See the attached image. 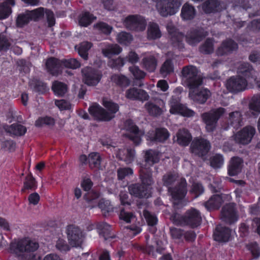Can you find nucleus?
<instances>
[{
    "label": "nucleus",
    "instance_id": "nucleus-4",
    "mask_svg": "<svg viewBox=\"0 0 260 260\" xmlns=\"http://www.w3.org/2000/svg\"><path fill=\"white\" fill-rule=\"evenodd\" d=\"M140 175L142 184H133L128 186L129 193L138 198H148L150 196L149 187L152 183L151 173L149 167L142 168L140 171Z\"/></svg>",
    "mask_w": 260,
    "mask_h": 260
},
{
    "label": "nucleus",
    "instance_id": "nucleus-64",
    "mask_svg": "<svg viewBox=\"0 0 260 260\" xmlns=\"http://www.w3.org/2000/svg\"><path fill=\"white\" fill-rule=\"evenodd\" d=\"M56 248L61 251H68L70 249L69 245L67 243L66 241L62 239H58L56 244Z\"/></svg>",
    "mask_w": 260,
    "mask_h": 260
},
{
    "label": "nucleus",
    "instance_id": "nucleus-40",
    "mask_svg": "<svg viewBox=\"0 0 260 260\" xmlns=\"http://www.w3.org/2000/svg\"><path fill=\"white\" fill-rule=\"evenodd\" d=\"M144 108L150 115L153 116H157L162 113V108L152 102L149 101L146 103Z\"/></svg>",
    "mask_w": 260,
    "mask_h": 260
},
{
    "label": "nucleus",
    "instance_id": "nucleus-23",
    "mask_svg": "<svg viewBox=\"0 0 260 260\" xmlns=\"http://www.w3.org/2000/svg\"><path fill=\"white\" fill-rule=\"evenodd\" d=\"M238 48L237 43L232 40L223 41L216 50V54L219 56L228 55Z\"/></svg>",
    "mask_w": 260,
    "mask_h": 260
},
{
    "label": "nucleus",
    "instance_id": "nucleus-32",
    "mask_svg": "<svg viewBox=\"0 0 260 260\" xmlns=\"http://www.w3.org/2000/svg\"><path fill=\"white\" fill-rule=\"evenodd\" d=\"M228 122L229 125L235 128H238L243 124L241 113L236 111L229 113Z\"/></svg>",
    "mask_w": 260,
    "mask_h": 260
},
{
    "label": "nucleus",
    "instance_id": "nucleus-55",
    "mask_svg": "<svg viewBox=\"0 0 260 260\" xmlns=\"http://www.w3.org/2000/svg\"><path fill=\"white\" fill-rule=\"evenodd\" d=\"M133 174V171L130 168H121L117 170V176L119 180L128 178Z\"/></svg>",
    "mask_w": 260,
    "mask_h": 260
},
{
    "label": "nucleus",
    "instance_id": "nucleus-48",
    "mask_svg": "<svg viewBox=\"0 0 260 260\" xmlns=\"http://www.w3.org/2000/svg\"><path fill=\"white\" fill-rule=\"evenodd\" d=\"M52 88L54 93L58 95H63L67 91V85L58 81L53 83Z\"/></svg>",
    "mask_w": 260,
    "mask_h": 260
},
{
    "label": "nucleus",
    "instance_id": "nucleus-6",
    "mask_svg": "<svg viewBox=\"0 0 260 260\" xmlns=\"http://www.w3.org/2000/svg\"><path fill=\"white\" fill-rule=\"evenodd\" d=\"M178 184L177 187L173 189L169 187L174 206L176 208H179L186 205L184 199L187 193L186 180L183 178H180L178 180Z\"/></svg>",
    "mask_w": 260,
    "mask_h": 260
},
{
    "label": "nucleus",
    "instance_id": "nucleus-49",
    "mask_svg": "<svg viewBox=\"0 0 260 260\" xmlns=\"http://www.w3.org/2000/svg\"><path fill=\"white\" fill-rule=\"evenodd\" d=\"M174 71V66L171 60L168 59L162 64L161 67L160 72L163 76L171 74Z\"/></svg>",
    "mask_w": 260,
    "mask_h": 260
},
{
    "label": "nucleus",
    "instance_id": "nucleus-15",
    "mask_svg": "<svg viewBox=\"0 0 260 260\" xmlns=\"http://www.w3.org/2000/svg\"><path fill=\"white\" fill-rule=\"evenodd\" d=\"M210 144L207 140L203 138H196L191 144V151L193 153L199 156H203L209 150Z\"/></svg>",
    "mask_w": 260,
    "mask_h": 260
},
{
    "label": "nucleus",
    "instance_id": "nucleus-3",
    "mask_svg": "<svg viewBox=\"0 0 260 260\" xmlns=\"http://www.w3.org/2000/svg\"><path fill=\"white\" fill-rule=\"evenodd\" d=\"M103 105L107 110L99 105L94 104L89 108V113L96 120L110 121L115 117V113L119 110V106L107 98L103 99Z\"/></svg>",
    "mask_w": 260,
    "mask_h": 260
},
{
    "label": "nucleus",
    "instance_id": "nucleus-9",
    "mask_svg": "<svg viewBox=\"0 0 260 260\" xmlns=\"http://www.w3.org/2000/svg\"><path fill=\"white\" fill-rule=\"evenodd\" d=\"M180 6L178 0H160L156 4V9L159 14L164 17L175 14Z\"/></svg>",
    "mask_w": 260,
    "mask_h": 260
},
{
    "label": "nucleus",
    "instance_id": "nucleus-51",
    "mask_svg": "<svg viewBox=\"0 0 260 260\" xmlns=\"http://www.w3.org/2000/svg\"><path fill=\"white\" fill-rule=\"evenodd\" d=\"M223 163V157L219 154H216L210 158L211 166L215 169L220 168Z\"/></svg>",
    "mask_w": 260,
    "mask_h": 260
},
{
    "label": "nucleus",
    "instance_id": "nucleus-37",
    "mask_svg": "<svg viewBox=\"0 0 260 260\" xmlns=\"http://www.w3.org/2000/svg\"><path fill=\"white\" fill-rule=\"evenodd\" d=\"M161 32L157 24L150 23L147 28V38L149 40H155L160 38Z\"/></svg>",
    "mask_w": 260,
    "mask_h": 260
},
{
    "label": "nucleus",
    "instance_id": "nucleus-39",
    "mask_svg": "<svg viewBox=\"0 0 260 260\" xmlns=\"http://www.w3.org/2000/svg\"><path fill=\"white\" fill-rule=\"evenodd\" d=\"M249 111L253 115L260 114V94L254 95L248 104Z\"/></svg>",
    "mask_w": 260,
    "mask_h": 260
},
{
    "label": "nucleus",
    "instance_id": "nucleus-42",
    "mask_svg": "<svg viewBox=\"0 0 260 260\" xmlns=\"http://www.w3.org/2000/svg\"><path fill=\"white\" fill-rule=\"evenodd\" d=\"M92 44L88 42H83L78 47V51L79 55L84 59H88V51L91 48Z\"/></svg>",
    "mask_w": 260,
    "mask_h": 260
},
{
    "label": "nucleus",
    "instance_id": "nucleus-25",
    "mask_svg": "<svg viewBox=\"0 0 260 260\" xmlns=\"http://www.w3.org/2000/svg\"><path fill=\"white\" fill-rule=\"evenodd\" d=\"M207 35V32H204L202 29H194L188 32L186 37V40L189 44L196 45Z\"/></svg>",
    "mask_w": 260,
    "mask_h": 260
},
{
    "label": "nucleus",
    "instance_id": "nucleus-19",
    "mask_svg": "<svg viewBox=\"0 0 260 260\" xmlns=\"http://www.w3.org/2000/svg\"><path fill=\"white\" fill-rule=\"evenodd\" d=\"M221 218L225 222L231 224L238 220V216L235 208V205L229 204L225 205L221 211Z\"/></svg>",
    "mask_w": 260,
    "mask_h": 260
},
{
    "label": "nucleus",
    "instance_id": "nucleus-11",
    "mask_svg": "<svg viewBox=\"0 0 260 260\" xmlns=\"http://www.w3.org/2000/svg\"><path fill=\"white\" fill-rule=\"evenodd\" d=\"M69 242L73 247L81 246L84 238L83 231L78 226L74 225L68 226L67 229Z\"/></svg>",
    "mask_w": 260,
    "mask_h": 260
},
{
    "label": "nucleus",
    "instance_id": "nucleus-36",
    "mask_svg": "<svg viewBox=\"0 0 260 260\" xmlns=\"http://www.w3.org/2000/svg\"><path fill=\"white\" fill-rule=\"evenodd\" d=\"M122 50V48L117 44H109L102 49V52L105 57L110 58L113 55L119 54Z\"/></svg>",
    "mask_w": 260,
    "mask_h": 260
},
{
    "label": "nucleus",
    "instance_id": "nucleus-44",
    "mask_svg": "<svg viewBox=\"0 0 260 260\" xmlns=\"http://www.w3.org/2000/svg\"><path fill=\"white\" fill-rule=\"evenodd\" d=\"M99 207L104 216H107L114 211V208L108 200H101L99 202Z\"/></svg>",
    "mask_w": 260,
    "mask_h": 260
},
{
    "label": "nucleus",
    "instance_id": "nucleus-63",
    "mask_svg": "<svg viewBox=\"0 0 260 260\" xmlns=\"http://www.w3.org/2000/svg\"><path fill=\"white\" fill-rule=\"evenodd\" d=\"M19 66V70L25 74L29 73L30 71V64L24 60H19L17 61Z\"/></svg>",
    "mask_w": 260,
    "mask_h": 260
},
{
    "label": "nucleus",
    "instance_id": "nucleus-59",
    "mask_svg": "<svg viewBox=\"0 0 260 260\" xmlns=\"http://www.w3.org/2000/svg\"><path fill=\"white\" fill-rule=\"evenodd\" d=\"M108 64L112 68H119L124 64V59L121 57H118L115 59H110L108 61Z\"/></svg>",
    "mask_w": 260,
    "mask_h": 260
},
{
    "label": "nucleus",
    "instance_id": "nucleus-50",
    "mask_svg": "<svg viewBox=\"0 0 260 260\" xmlns=\"http://www.w3.org/2000/svg\"><path fill=\"white\" fill-rule=\"evenodd\" d=\"M111 80L116 84L123 87L127 86L130 83L129 79L122 75H114L111 77Z\"/></svg>",
    "mask_w": 260,
    "mask_h": 260
},
{
    "label": "nucleus",
    "instance_id": "nucleus-27",
    "mask_svg": "<svg viewBox=\"0 0 260 260\" xmlns=\"http://www.w3.org/2000/svg\"><path fill=\"white\" fill-rule=\"evenodd\" d=\"M243 160L239 157H232L230 161L228 173L230 176H235L241 172L243 167Z\"/></svg>",
    "mask_w": 260,
    "mask_h": 260
},
{
    "label": "nucleus",
    "instance_id": "nucleus-46",
    "mask_svg": "<svg viewBox=\"0 0 260 260\" xmlns=\"http://www.w3.org/2000/svg\"><path fill=\"white\" fill-rule=\"evenodd\" d=\"M101 162L100 154L96 152H92L89 154L88 162L91 168H99Z\"/></svg>",
    "mask_w": 260,
    "mask_h": 260
},
{
    "label": "nucleus",
    "instance_id": "nucleus-30",
    "mask_svg": "<svg viewBox=\"0 0 260 260\" xmlns=\"http://www.w3.org/2000/svg\"><path fill=\"white\" fill-rule=\"evenodd\" d=\"M46 67L48 71L53 76H57L61 72L60 61L53 57L47 59L46 62Z\"/></svg>",
    "mask_w": 260,
    "mask_h": 260
},
{
    "label": "nucleus",
    "instance_id": "nucleus-13",
    "mask_svg": "<svg viewBox=\"0 0 260 260\" xmlns=\"http://www.w3.org/2000/svg\"><path fill=\"white\" fill-rule=\"evenodd\" d=\"M83 75V81L85 84L89 86H95L100 82L102 74L97 70L90 67H86L82 71Z\"/></svg>",
    "mask_w": 260,
    "mask_h": 260
},
{
    "label": "nucleus",
    "instance_id": "nucleus-5",
    "mask_svg": "<svg viewBox=\"0 0 260 260\" xmlns=\"http://www.w3.org/2000/svg\"><path fill=\"white\" fill-rule=\"evenodd\" d=\"M182 91V87L176 88L173 91L174 95H172L170 102V112L173 114H180L184 117H192L195 113L192 110L188 108L185 106L180 103V98L179 95Z\"/></svg>",
    "mask_w": 260,
    "mask_h": 260
},
{
    "label": "nucleus",
    "instance_id": "nucleus-43",
    "mask_svg": "<svg viewBox=\"0 0 260 260\" xmlns=\"http://www.w3.org/2000/svg\"><path fill=\"white\" fill-rule=\"evenodd\" d=\"M169 137L168 131L165 128H157L156 129L154 136L150 138L152 140L158 142H164Z\"/></svg>",
    "mask_w": 260,
    "mask_h": 260
},
{
    "label": "nucleus",
    "instance_id": "nucleus-57",
    "mask_svg": "<svg viewBox=\"0 0 260 260\" xmlns=\"http://www.w3.org/2000/svg\"><path fill=\"white\" fill-rule=\"evenodd\" d=\"M37 187L35 178L31 176H27L24 182V187L22 191L25 189H32Z\"/></svg>",
    "mask_w": 260,
    "mask_h": 260
},
{
    "label": "nucleus",
    "instance_id": "nucleus-62",
    "mask_svg": "<svg viewBox=\"0 0 260 260\" xmlns=\"http://www.w3.org/2000/svg\"><path fill=\"white\" fill-rule=\"evenodd\" d=\"M177 176L175 174H167L164 175L163 177L164 184L167 186H169L176 181Z\"/></svg>",
    "mask_w": 260,
    "mask_h": 260
},
{
    "label": "nucleus",
    "instance_id": "nucleus-52",
    "mask_svg": "<svg viewBox=\"0 0 260 260\" xmlns=\"http://www.w3.org/2000/svg\"><path fill=\"white\" fill-rule=\"evenodd\" d=\"M214 50L213 41L208 39L200 47V51L204 54H210Z\"/></svg>",
    "mask_w": 260,
    "mask_h": 260
},
{
    "label": "nucleus",
    "instance_id": "nucleus-34",
    "mask_svg": "<svg viewBox=\"0 0 260 260\" xmlns=\"http://www.w3.org/2000/svg\"><path fill=\"white\" fill-rule=\"evenodd\" d=\"M4 128L6 132L11 136H22L26 132V128L19 124H13L10 126H6Z\"/></svg>",
    "mask_w": 260,
    "mask_h": 260
},
{
    "label": "nucleus",
    "instance_id": "nucleus-26",
    "mask_svg": "<svg viewBox=\"0 0 260 260\" xmlns=\"http://www.w3.org/2000/svg\"><path fill=\"white\" fill-rule=\"evenodd\" d=\"M157 59L153 55L144 54L141 61L142 66L147 71L154 72L157 66Z\"/></svg>",
    "mask_w": 260,
    "mask_h": 260
},
{
    "label": "nucleus",
    "instance_id": "nucleus-24",
    "mask_svg": "<svg viewBox=\"0 0 260 260\" xmlns=\"http://www.w3.org/2000/svg\"><path fill=\"white\" fill-rule=\"evenodd\" d=\"M135 151L130 148H123L119 149L116 153V156L119 159L125 162L127 164L131 163L135 158Z\"/></svg>",
    "mask_w": 260,
    "mask_h": 260
},
{
    "label": "nucleus",
    "instance_id": "nucleus-20",
    "mask_svg": "<svg viewBox=\"0 0 260 260\" xmlns=\"http://www.w3.org/2000/svg\"><path fill=\"white\" fill-rule=\"evenodd\" d=\"M125 125V128L129 133V138L136 145L140 144L141 141V137L144 135V133L139 131L138 127L131 120H127Z\"/></svg>",
    "mask_w": 260,
    "mask_h": 260
},
{
    "label": "nucleus",
    "instance_id": "nucleus-1",
    "mask_svg": "<svg viewBox=\"0 0 260 260\" xmlns=\"http://www.w3.org/2000/svg\"><path fill=\"white\" fill-rule=\"evenodd\" d=\"M182 74L189 88V98L199 104H204L211 96V93L206 88H199L203 84V77L198 74V69L193 66H186L182 69Z\"/></svg>",
    "mask_w": 260,
    "mask_h": 260
},
{
    "label": "nucleus",
    "instance_id": "nucleus-18",
    "mask_svg": "<svg viewBox=\"0 0 260 260\" xmlns=\"http://www.w3.org/2000/svg\"><path fill=\"white\" fill-rule=\"evenodd\" d=\"M126 98L132 101H145L149 100L150 96L144 90L132 87L125 91Z\"/></svg>",
    "mask_w": 260,
    "mask_h": 260
},
{
    "label": "nucleus",
    "instance_id": "nucleus-8",
    "mask_svg": "<svg viewBox=\"0 0 260 260\" xmlns=\"http://www.w3.org/2000/svg\"><path fill=\"white\" fill-rule=\"evenodd\" d=\"M242 64V63L240 65L238 69V72L239 75L232 76L226 80L225 83L226 88L231 92L238 93L245 90L247 86V81L244 77L247 78L249 81L250 79H251L250 76L248 78L239 73V69Z\"/></svg>",
    "mask_w": 260,
    "mask_h": 260
},
{
    "label": "nucleus",
    "instance_id": "nucleus-12",
    "mask_svg": "<svg viewBox=\"0 0 260 260\" xmlns=\"http://www.w3.org/2000/svg\"><path fill=\"white\" fill-rule=\"evenodd\" d=\"M44 14V8L40 7L31 11H26L23 14H20L17 19V24L19 27H22L27 24L30 20H36L42 17Z\"/></svg>",
    "mask_w": 260,
    "mask_h": 260
},
{
    "label": "nucleus",
    "instance_id": "nucleus-31",
    "mask_svg": "<svg viewBox=\"0 0 260 260\" xmlns=\"http://www.w3.org/2000/svg\"><path fill=\"white\" fill-rule=\"evenodd\" d=\"M14 5V0H0V19L7 18L12 12L11 6Z\"/></svg>",
    "mask_w": 260,
    "mask_h": 260
},
{
    "label": "nucleus",
    "instance_id": "nucleus-41",
    "mask_svg": "<svg viewBox=\"0 0 260 260\" xmlns=\"http://www.w3.org/2000/svg\"><path fill=\"white\" fill-rule=\"evenodd\" d=\"M145 161L149 166L158 162L159 156L157 152L149 150L146 152L145 156Z\"/></svg>",
    "mask_w": 260,
    "mask_h": 260
},
{
    "label": "nucleus",
    "instance_id": "nucleus-47",
    "mask_svg": "<svg viewBox=\"0 0 260 260\" xmlns=\"http://www.w3.org/2000/svg\"><path fill=\"white\" fill-rule=\"evenodd\" d=\"M55 123L54 118L49 117H41L39 118L35 122V125L37 127H42L45 125L49 126H53Z\"/></svg>",
    "mask_w": 260,
    "mask_h": 260
},
{
    "label": "nucleus",
    "instance_id": "nucleus-58",
    "mask_svg": "<svg viewBox=\"0 0 260 260\" xmlns=\"http://www.w3.org/2000/svg\"><path fill=\"white\" fill-rule=\"evenodd\" d=\"M143 215L149 226H153L156 224L157 221L156 217L149 211L144 210L143 211Z\"/></svg>",
    "mask_w": 260,
    "mask_h": 260
},
{
    "label": "nucleus",
    "instance_id": "nucleus-61",
    "mask_svg": "<svg viewBox=\"0 0 260 260\" xmlns=\"http://www.w3.org/2000/svg\"><path fill=\"white\" fill-rule=\"evenodd\" d=\"M119 217L121 219L123 220L126 222H130L131 220L135 219V216L132 213L126 211L124 209H121Z\"/></svg>",
    "mask_w": 260,
    "mask_h": 260
},
{
    "label": "nucleus",
    "instance_id": "nucleus-28",
    "mask_svg": "<svg viewBox=\"0 0 260 260\" xmlns=\"http://www.w3.org/2000/svg\"><path fill=\"white\" fill-rule=\"evenodd\" d=\"M214 239L219 242H226L231 236V231L225 227L218 225L214 232Z\"/></svg>",
    "mask_w": 260,
    "mask_h": 260
},
{
    "label": "nucleus",
    "instance_id": "nucleus-7",
    "mask_svg": "<svg viewBox=\"0 0 260 260\" xmlns=\"http://www.w3.org/2000/svg\"><path fill=\"white\" fill-rule=\"evenodd\" d=\"M225 112V109L220 107L201 115L202 119L206 124V129L208 132H212L215 129L218 119Z\"/></svg>",
    "mask_w": 260,
    "mask_h": 260
},
{
    "label": "nucleus",
    "instance_id": "nucleus-60",
    "mask_svg": "<svg viewBox=\"0 0 260 260\" xmlns=\"http://www.w3.org/2000/svg\"><path fill=\"white\" fill-rule=\"evenodd\" d=\"M55 104L61 111L69 110L71 108L70 102L64 100H56Z\"/></svg>",
    "mask_w": 260,
    "mask_h": 260
},
{
    "label": "nucleus",
    "instance_id": "nucleus-16",
    "mask_svg": "<svg viewBox=\"0 0 260 260\" xmlns=\"http://www.w3.org/2000/svg\"><path fill=\"white\" fill-rule=\"evenodd\" d=\"M231 199L232 197L229 194H215L205 203V206L208 210L218 209L223 203L229 202Z\"/></svg>",
    "mask_w": 260,
    "mask_h": 260
},
{
    "label": "nucleus",
    "instance_id": "nucleus-10",
    "mask_svg": "<svg viewBox=\"0 0 260 260\" xmlns=\"http://www.w3.org/2000/svg\"><path fill=\"white\" fill-rule=\"evenodd\" d=\"M122 23L127 29L137 31L144 30L147 24L144 18L138 15L127 16L123 19Z\"/></svg>",
    "mask_w": 260,
    "mask_h": 260
},
{
    "label": "nucleus",
    "instance_id": "nucleus-17",
    "mask_svg": "<svg viewBox=\"0 0 260 260\" xmlns=\"http://www.w3.org/2000/svg\"><path fill=\"white\" fill-rule=\"evenodd\" d=\"M255 134V129L251 126L244 127L241 131L235 135L236 142L242 144L250 143Z\"/></svg>",
    "mask_w": 260,
    "mask_h": 260
},
{
    "label": "nucleus",
    "instance_id": "nucleus-56",
    "mask_svg": "<svg viewBox=\"0 0 260 260\" xmlns=\"http://www.w3.org/2000/svg\"><path fill=\"white\" fill-rule=\"evenodd\" d=\"M61 64L66 68L73 69H76L81 66L80 63L74 58L63 60L61 61Z\"/></svg>",
    "mask_w": 260,
    "mask_h": 260
},
{
    "label": "nucleus",
    "instance_id": "nucleus-53",
    "mask_svg": "<svg viewBox=\"0 0 260 260\" xmlns=\"http://www.w3.org/2000/svg\"><path fill=\"white\" fill-rule=\"evenodd\" d=\"M95 18L92 14L88 12H85L82 14L80 18L79 23L80 25L87 26L90 24Z\"/></svg>",
    "mask_w": 260,
    "mask_h": 260
},
{
    "label": "nucleus",
    "instance_id": "nucleus-14",
    "mask_svg": "<svg viewBox=\"0 0 260 260\" xmlns=\"http://www.w3.org/2000/svg\"><path fill=\"white\" fill-rule=\"evenodd\" d=\"M182 219L184 224L188 225L191 228L199 226L202 221L200 212L194 208L187 210Z\"/></svg>",
    "mask_w": 260,
    "mask_h": 260
},
{
    "label": "nucleus",
    "instance_id": "nucleus-45",
    "mask_svg": "<svg viewBox=\"0 0 260 260\" xmlns=\"http://www.w3.org/2000/svg\"><path fill=\"white\" fill-rule=\"evenodd\" d=\"M117 41L122 45H128L133 41V36L128 32L122 31L117 34Z\"/></svg>",
    "mask_w": 260,
    "mask_h": 260
},
{
    "label": "nucleus",
    "instance_id": "nucleus-21",
    "mask_svg": "<svg viewBox=\"0 0 260 260\" xmlns=\"http://www.w3.org/2000/svg\"><path fill=\"white\" fill-rule=\"evenodd\" d=\"M239 72L248 78L250 76L251 79L253 80L256 87L260 90V80L257 78V73L248 63L242 64L239 69Z\"/></svg>",
    "mask_w": 260,
    "mask_h": 260
},
{
    "label": "nucleus",
    "instance_id": "nucleus-29",
    "mask_svg": "<svg viewBox=\"0 0 260 260\" xmlns=\"http://www.w3.org/2000/svg\"><path fill=\"white\" fill-rule=\"evenodd\" d=\"M97 228L100 237L105 241L110 240L115 237L114 234L112 233L111 226L107 223H98Z\"/></svg>",
    "mask_w": 260,
    "mask_h": 260
},
{
    "label": "nucleus",
    "instance_id": "nucleus-54",
    "mask_svg": "<svg viewBox=\"0 0 260 260\" xmlns=\"http://www.w3.org/2000/svg\"><path fill=\"white\" fill-rule=\"evenodd\" d=\"M128 69L134 78L137 80L143 79L146 76V73L138 66H133L129 67Z\"/></svg>",
    "mask_w": 260,
    "mask_h": 260
},
{
    "label": "nucleus",
    "instance_id": "nucleus-22",
    "mask_svg": "<svg viewBox=\"0 0 260 260\" xmlns=\"http://www.w3.org/2000/svg\"><path fill=\"white\" fill-rule=\"evenodd\" d=\"M167 29L169 33L172 35V41L174 46L182 48L183 47L182 43L183 38V34L177 31L176 28L172 22H169L167 23Z\"/></svg>",
    "mask_w": 260,
    "mask_h": 260
},
{
    "label": "nucleus",
    "instance_id": "nucleus-2",
    "mask_svg": "<svg viewBox=\"0 0 260 260\" xmlns=\"http://www.w3.org/2000/svg\"><path fill=\"white\" fill-rule=\"evenodd\" d=\"M38 248V242L28 238L20 240L11 245V250L20 260H38L36 251Z\"/></svg>",
    "mask_w": 260,
    "mask_h": 260
},
{
    "label": "nucleus",
    "instance_id": "nucleus-35",
    "mask_svg": "<svg viewBox=\"0 0 260 260\" xmlns=\"http://www.w3.org/2000/svg\"><path fill=\"white\" fill-rule=\"evenodd\" d=\"M191 140L190 133L185 129H180L176 134V142L180 145H188Z\"/></svg>",
    "mask_w": 260,
    "mask_h": 260
},
{
    "label": "nucleus",
    "instance_id": "nucleus-38",
    "mask_svg": "<svg viewBox=\"0 0 260 260\" xmlns=\"http://www.w3.org/2000/svg\"><path fill=\"white\" fill-rule=\"evenodd\" d=\"M196 14L194 8L188 4H185L181 9V16L184 20H190L193 19Z\"/></svg>",
    "mask_w": 260,
    "mask_h": 260
},
{
    "label": "nucleus",
    "instance_id": "nucleus-33",
    "mask_svg": "<svg viewBox=\"0 0 260 260\" xmlns=\"http://www.w3.org/2000/svg\"><path fill=\"white\" fill-rule=\"evenodd\" d=\"M202 9L206 13H211L220 11L222 7L217 0H209L203 4Z\"/></svg>",
    "mask_w": 260,
    "mask_h": 260
}]
</instances>
